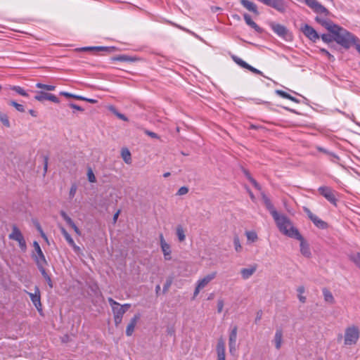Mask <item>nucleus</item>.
Returning <instances> with one entry per match:
<instances>
[{"instance_id": "6", "label": "nucleus", "mask_w": 360, "mask_h": 360, "mask_svg": "<svg viewBox=\"0 0 360 360\" xmlns=\"http://www.w3.org/2000/svg\"><path fill=\"white\" fill-rule=\"evenodd\" d=\"M319 193L323 196L329 202H330L334 206H337L338 199L337 195L338 192L332 189L328 186H320L318 188Z\"/></svg>"}, {"instance_id": "44", "label": "nucleus", "mask_w": 360, "mask_h": 360, "mask_svg": "<svg viewBox=\"0 0 360 360\" xmlns=\"http://www.w3.org/2000/svg\"><path fill=\"white\" fill-rule=\"evenodd\" d=\"M247 238L251 242H255L257 240V235L255 231H246Z\"/></svg>"}, {"instance_id": "36", "label": "nucleus", "mask_w": 360, "mask_h": 360, "mask_svg": "<svg viewBox=\"0 0 360 360\" xmlns=\"http://www.w3.org/2000/svg\"><path fill=\"white\" fill-rule=\"evenodd\" d=\"M60 216L63 217V219L65 221V222L71 227L75 224V222L72 221V219L67 214V213L61 210L60 212Z\"/></svg>"}, {"instance_id": "54", "label": "nucleus", "mask_w": 360, "mask_h": 360, "mask_svg": "<svg viewBox=\"0 0 360 360\" xmlns=\"http://www.w3.org/2000/svg\"><path fill=\"white\" fill-rule=\"evenodd\" d=\"M246 69L249 70L250 71H251L253 73H255V74H257V75H262V72L260 70L255 68L254 67L251 66L249 64H248V67H247Z\"/></svg>"}, {"instance_id": "16", "label": "nucleus", "mask_w": 360, "mask_h": 360, "mask_svg": "<svg viewBox=\"0 0 360 360\" xmlns=\"http://www.w3.org/2000/svg\"><path fill=\"white\" fill-rule=\"evenodd\" d=\"M316 21L323 26L329 32L333 29V27L336 25L333 22L328 20L321 15H318L316 17Z\"/></svg>"}, {"instance_id": "56", "label": "nucleus", "mask_w": 360, "mask_h": 360, "mask_svg": "<svg viewBox=\"0 0 360 360\" xmlns=\"http://www.w3.org/2000/svg\"><path fill=\"white\" fill-rule=\"evenodd\" d=\"M223 307H224V301L222 300H219L217 302L218 313H221L222 311Z\"/></svg>"}, {"instance_id": "33", "label": "nucleus", "mask_w": 360, "mask_h": 360, "mask_svg": "<svg viewBox=\"0 0 360 360\" xmlns=\"http://www.w3.org/2000/svg\"><path fill=\"white\" fill-rule=\"evenodd\" d=\"M10 89L15 91L16 93L22 96L28 97L29 96L28 94L25 91V89L20 86H11L10 87Z\"/></svg>"}, {"instance_id": "1", "label": "nucleus", "mask_w": 360, "mask_h": 360, "mask_svg": "<svg viewBox=\"0 0 360 360\" xmlns=\"http://www.w3.org/2000/svg\"><path fill=\"white\" fill-rule=\"evenodd\" d=\"M335 34V41L345 49H349L352 46H356L360 39L346 29L336 25L330 31Z\"/></svg>"}, {"instance_id": "60", "label": "nucleus", "mask_w": 360, "mask_h": 360, "mask_svg": "<svg viewBox=\"0 0 360 360\" xmlns=\"http://www.w3.org/2000/svg\"><path fill=\"white\" fill-rule=\"evenodd\" d=\"M120 308H122V309H124V312L126 313V311L131 307V304H120Z\"/></svg>"}, {"instance_id": "64", "label": "nucleus", "mask_w": 360, "mask_h": 360, "mask_svg": "<svg viewBox=\"0 0 360 360\" xmlns=\"http://www.w3.org/2000/svg\"><path fill=\"white\" fill-rule=\"evenodd\" d=\"M298 299L302 303H304L306 302V297L302 295H298Z\"/></svg>"}, {"instance_id": "34", "label": "nucleus", "mask_w": 360, "mask_h": 360, "mask_svg": "<svg viewBox=\"0 0 360 360\" xmlns=\"http://www.w3.org/2000/svg\"><path fill=\"white\" fill-rule=\"evenodd\" d=\"M36 87L49 91H54L56 88V86L54 85L44 84L39 82L36 84Z\"/></svg>"}, {"instance_id": "21", "label": "nucleus", "mask_w": 360, "mask_h": 360, "mask_svg": "<svg viewBox=\"0 0 360 360\" xmlns=\"http://www.w3.org/2000/svg\"><path fill=\"white\" fill-rule=\"evenodd\" d=\"M243 18L245 23L250 27L254 29L257 32L262 33L263 32L262 28L257 25L251 18L250 15L246 13H243Z\"/></svg>"}, {"instance_id": "40", "label": "nucleus", "mask_w": 360, "mask_h": 360, "mask_svg": "<svg viewBox=\"0 0 360 360\" xmlns=\"http://www.w3.org/2000/svg\"><path fill=\"white\" fill-rule=\"evenodd\" d=\"M8 105L14 107L18 112H23L25 110V107L22 104L18 103L15 101H10Z\"/></svg>"}, {"instance_id": "50", "label": "nucleus", "mask_w": 360, "mask_h": 360, "mask_svg": "<svg viewBox=\"0 0 360 360\" xmlns=\"http://www.w3.org/2000/svg\"><path fill=\"white\" fill-rule=\"evenodd\" d=\"M77 187L76 184H72L70 189V193H69V195H70V198H72L75 196V195L77 192Z\"/></svg>"}, {"instance_id": "4", "label": "nucleus", "mask_w": 360, "mask_h": 360, "mask_svg": "<svg viewBox=\"0 0 360 360\" xmlns=\"http://www.w3.org/2000/svg\"><path fill=\"white\" fill-rule=\"evenodd\" d=\"M108 302L112 308L115 324L117 326L122 323V317L125 314L124 309L120 308V303L114 300L112 297H108Z\"/></svg>"}, {"instance_id": "5", "label": "nucleus", "mask_w": 360, "mask_h": 360, "mask_svg": "<svg viewBox=\"0 0 360 360\" xmlns=\"http://www.w3.org/2000/svg\"><path fill=\"white\" fill-rule=\"evenodd\" d=\"M269 25L274 31V32L281 38L285 39V41H290L292 39L291 34L284 25L273 21L269 22Z\"/></svg>"}, {"instance_id": "13", "label": "nucleus", "mask_w": 360, "mask_h": 360, "mask_svg": "<svg viewBox=\"0 0 360 360\" xmlns=\"http://www.w3.org/2000/svg\"><path fill=\"white\" fill-rule=\"evenodd\" d=\"M306 4L310 7L314 12L319 15H323L326 16L328 14V10L319 1H305Z\"/></svg>"}, {"instance_id": "17", "label": "nucleus", "mask_w": 360, "mask_h": 360, "mask_svg": "<svg viewBox=\"0 0 360 360\" xmlns=\"http://www.w3.org/2000/svg\"><path fill=\"white\" fill-rule=\"evenodd\" d=\"M217 360L225 359V342L222 338H219L217 345Z\"/></svg>"}, {"instance_id": "19", "label": "nucleus", "mask_w": 360, "mask_h": 360, "mask_svg": "<svg viewBox=\"0 0 360 360\" xmlns=\"http://www.w3.org/2000/svg\"><path fill=\"white\" fill-rule=\"evenodd\" d=\"M262 200L266 206V208L270 212L272 217L278 214V212L276 210L275 207L271 203L270 199L264 193H262Z\"/></svg>"}, {"instance_id": "10", "label": "nucleus", "mask_w": 360, "mask_h": 360, "mask_svg": "<svg viewBox=\"0 0 360 360\" xmlns=\"http://www.w3.org/2000/svg\"><path fill=\"white\" fill-rule=\"evenodd\" d=\"M292 238L297 239L300 242V252L301 254L307 258L311 257V252L309 248L308 243L304 240L303 236L300 234V237L295 236Z\"/></svg>"}, {"instance_id": "7", "label": "nucleus", "mask_w": 360, "mask_h": 360, "mask_svg": "<svg viewBox=\"0 0 360 360\" xmlns=\"http://www.w3.org/2000/svg\"><path fill=\"white\" fill-rule=\"evenodd\" d=\"M8 238L17 241L22 252L27 250V245L24 236L15 225L13 226L12 232L8 235Z\"/></svg>"}, {"instance_id": "37", "label": "nucleus", "mask_w": 360, "mask_h": 360, "mask_svg": "<svg viewBox=\"0 0 360 360\" xmlns=\"http://www.w3.org/2000/svg\"><path fill=\"white\" fill-rule=\"evenodd\" d=\"M0 121L5 127L8 128L11 127L8 117L6 114L0 112Z\"/></svg>"}, {"instance_id": "43", "label": "nucleus", "mask_w": 360, "mask_h": 360, "mask_svg": "<svg viewBox=\"0 0 360 360\" xmlns=\"http://www.w3.org/2000/svg\"><path fill=\"white\" fill-rule=\"evenodd\" d=\"M233 245L235 250L238 252H240L242 250V246L240 245V242L238 236H235L233 238Z\"/></svg>"}, {"instance_id": "42", "label": "nucleus", "mask_w": 360, "mask_h": 360, "mask_svg": "<svg viewBox=\"0 0 360 360\" xmlns=\"http://www.w3.org/2000/svg\"><path fill=\"white\" fill-rule=\"evenodd\" d=\"M238 328L236 326H233L230 332L229 341L236 342L237 340Z\"/></svg>"}, {"instance_id": "62", "label": "nucleus", "mask_w": 360, "mask_h": 360, "mask_svg": "<svg viewBox=\"0 0 360 360\" xmlns=\"http://www.w3.org/2000/svg\"><path fill=\"white\" fill-rule=\"evenodd\" d=\"M74 231H75V233L78 235V236H80L81 235V231L80 230L78 229V227L76 226V224H75L73 226H71Z\"/></svg>"}, {"instance_id": "18", "label": "nucleus", "mask_w": 360, "mask_h": 360, "mask_svg": "<svg viewBox=\"0 0 360 360\" xmlns=\"http://www.w3.org/2000/svg\"><path fill=\"white\" fill-rule=\"evenodd\" d=\"M217 275V272H212L207 274L204 278L198 281L197 285L199 288H204L211 281H212Z\"/></svg>"}, {"instance_id": "24", "label": "nucleus", "mask_w": 360, "mask_h": 360, "mask_svg": "<svg viewBox=\"0 0 360 360\" xmlns=\"http://www.w3.org/2000/svg\"><path fill=\"white\" fill-rule=\"evenodd\" d=\"M283 331L281 329H278L276 331L274 335V343L275 347L277 349H279L282 345Z\"/></svg>"}, {"instance_id": "20", "label": "nucleus", "mask_w": 360, "mask_h": 360, "mask_svg": "<svg viewBox=\"0 0 360 360\" xmlns=\"http://www.w3.org/2000/svg\"><path fill=\"white\" fill-rule=\"evenodd\" d=\"M257 265L254 264L248 268H243L240 270V274L244 280L250 278L256 271Z\"/></svg>"}, {"instance_id": "14", "label": "nucleus", "mask_w": 360, "mask_h": 360, "mask_svg": "<svg viewBox=\"0 0 360 360\" xmlns=\"http://www.w3.org/2000/svg\"><path fill=\"white\" fill-rule=\"evenodd\" d=\"M266 5L272 7L281 13L286 11L287 6L285 1H263Z\"/></svg>"}, {"instance_id": "25", "label": "nucleus", "mask_w": 360, "mask_h": 360, "mask_svg": "<svg viewBox=\"0 0 360 360\" xmlns=\"http://www.w3.org/2000/svg\"><path fill=\"white\" fill-rule=\"evenodd\" d=\"M322 292L325 302L329 304H333L335 302L334 297L329 290L324 288H323Z\"/></svg>"}, {"instance_id": "48", "label": "nucleus", "mask_w": 360, "mask_h": 360, "mask_svg": "<svg viewBox=\"0 0 360 360\" xmlns=\"http://www.w3.org/2000/svg\"><path fill=\"white\" fill-rule=\"evenodd\" d=\"M229 352L233 354L236 350V342L229 341Z\"/></svg>"}, {"instance_id": "51", "label": "nucleus", "mask_w": 360, "mask_h": 360, "mask_svg": "<svg viewBox=\"0 0 360 360\" xmlns=\"http://www.w3.org/2000/svg\"><path fill=\"white\" fill-rule=\"evenodd\" d=\"M353 262L360 268V253H356L352 257Z\"/></svg>"}, {"instance_id": "39", "label": "nucleus", "mask_w": 360, "mask_h": 360, "mask_svg": "<svg viewBox=\"0 0 360 360\" xmlns=\"http://www.w3.org/2000/svg\"><path fill=\"white\" fill-rule=\"evenodd\" d=\"M122 157L126 163L129 164L131 162V153L128 149H123L122 150Z\"/></svg>"}, {"instance_id": "3", "label": "nucleus", "mask_w": 360, "mask_h": 360, "mask_svg": "<svg viewBox=\"0 0 360 360\" xmlns=\"http://www.w3.org/2000/svg\"><path fill=\"white\" fill-rule=\"evenodd\" d=\"M360 338V329L355 325L347 327L344 334V344L345 346L355 345Z\"/></svg>"}, {"instance_id": "32", "label": "nucleus", "mask_w": 360, "mask_h": 360, "mask_svg": "<svg viewBox=\"0 0 360 360\" xmlns=\"http://www.w3.org/2000/svg\"><path fill=\"white\" fill-rule=\"evenodd\" d=\"M176 236L179 241H184L186 238L185 232L183 227L181 225L177 226L176 227Z\"/></svg>"}, {"instance_id": "22", "label": "nucleus", "mask_w": 360, "mask_h": 360, "mask_svg": "<svg viewBox=\"0 0 360 360\" xmlns=\"http://www.w3.org/2000/svg\"><path fill=\"white\" fill-rule=\"evenodd\" d=\"M242 5L249 11L253 13L255 15H258L259 11L257 6L253 1H241Z\"/></svg>"}, {"instance_id": "28", "label": "nucleus", "mask_w": 360, "mask_h": 360, "mask_svg": "<svg viewBox=\"0 0 360 360\" xmlns=\"http://www.w3.org/2000/svg\"><path fill=\"white\" fill-rule=\"evenodd\" d=\"M316 149L319 152L323 153L324 154L328 155L330 157V160L333 162H335V159L339 160V157L336 154L328 150L327 149H326L321 146H317Z\"/></svg>"}, {"instance_id": "29", "label": "nucleus", "mask_w": 360, "mask_h": 360, "mask_svg": "<svg viewBox=\"0 0 360 360\" xmlns=\"http://www.w3.org/2000/svg\"><path fill=\"white\" fill-rule=\"evenodd\" d=\"M276 93L279 95L280 96H281L282 98H287V99H289L293 102H295V103H299V100L297 99L296 98L290 96L289 94L286 93L285 91H283L282 90H276Z\"/></svg>"}, {"instance_id": "31", "label": "nucleus", "mask_w": 360, "mask_h": 360, "mask_svg": "<svg viewBox=\"0 0 360 360\" xmlns=\"http://www.w3.org/2000/svg\"><path fill=\"white\" fill-rule=\"evenodd\" d=\"M231 58L237 65H238L241 68L246 69V68L248 67V64L245 61L242 60L240 58L235 55H233L231 56Z\"/></svg>"}, {"instance_id": "15", "label": "nucleus", "mask_w": 360, "mask_h": 360, "mask_svg": "<svg viewBox=\"0 0 360 360\" xmlns=\"http://www.w3.org/2000/svg\"><path fill=\"white\" fill-rule=\"evenodd\" d=\"M140 319V314H137L134 316L133 318L131 319L129 323L127 325L126 328V335L127 336H131L134 330L135 326Z\"/></svg>"}, {"instance_id": "2", "label": "nucleus", "mask_w": 360, "mask_h": 360, "mask_svg": "<svg viewBox=\"0 0 360 360\" xmlns=\"http://www.w3.org/2000/svg\"><path fill=\"white\" fill-rule=\"evenodd\" d=\"M273 218L278 230L283 234L292 238L295 236L300 237L298 229L292 226L291 221L285 215L278 213Z\"/></svg>"}, {"instance_id": "57", "label": "nucleus", "mask_w": 360, "mask_h": 360, "mask_svg": "<svg viewBox=\"0 0 360 360\" xmlns=\"http://www.w3.org/2000/svg\"><path fill=\"white\" fill-rule=\"evenodd\" d=\"M69 106L71 108H73V109H75L77 110H79V111H84V108H82L81 106L79 105H77V104L75 103H70L69 104Z\"/></svg>"}, {"instance_id": "58", "label": "nucleus", "mask_w": 360, "mask_h": 360, "mask_svg": "<svg viewBox=\"0 0 360 360\" xmlns=\"http://www.w3.org/2000/svg\"><path fill=\"white\" fill-rule=\"evenodd\" d=\"M172 284V281L169 280V281H167L166 283H165L164 286H163V292H165L168 290V289L169 288L170 285Z\"/></svg>"}, {"instance_id": "45", "label": "nucleus", "mask_w": 360, "mask_h": 360, "mask_svg": "<svg viewBox=\"0 0 360 360\" xmlns=\"http://www.w3.org/2000/svg\"><path fill=\"white\" fill-rule=\"evenodd\" d=\"M87 178L91 183H95L96 181V176L91 168H89L87 170Z\"/></svg>"}, {"instance_id": "12", "label": "nucleus", "mask_w": 360, "mask_h": 360, "mask_svg": "<svg viewBox=\"0 0 360 360\" xmlns=\"http://www.w3.org/2000/svg\"><path fill=\"white\" fill-rule=\"evenodd\" d=\"M302 31L307 37L313 41H316L320 38L317 32L312 27L307 24L302 27Z\"/></svg>"}, {"instance_id": "49", "label": "nucleus", "mask_w": 360, "mask_h": 360, "mask_svg": "<svg viewBox=\"0 0 360 360\" xmlns=\"http://www.w3.org/2000/svg\"><path fill=\"white\" fill-rule=\"evenodd\" d=\"M320 51L321 53L327 56V57L330 61L335 60V57L333 55H331L326 49H320Z\"/></svg>"}, {"instance_id": "38", "label": "nucleus", "mask_w": 360, "mask_h": 360, "mask_svg": "<svg viewBox=\"0 0 360 360\" xmlns=\"http://www.w3.org/2000/svg\"><path fill=\"white\" fill-rule=\"evenodd\" d=\"M60 231H61V233L63 234V236H64L65 239L66 240V241L68 242V243L69 245L73 243L74 240L72 239L71 236L68 233V231L65 230V228L61 227L60 228Z\"/></svg>"}, {"instance_id": "9", "label": "nucleus", "mask_w": 360, "mask_h": 360, "mask_svg": "<svg viewBox=\"0 0 360 360\" xmlns=\"http://www.w3.org/2000/svg\"><path fill=\"white\" fill-rule=\"evenodd\" d=\"M30 297V300L39 312L42 311L41 302L40 290L38 286L34 287V292H26Z\"/></svg>"}, {"instance_id": "11", "label": "nucleus", "mask_w": 360, "mask_h": 360, "mask_svg": "<svg viewBox=\"0 0 360 360\" xmlns=\"http://www.w3.org/2000/svg\"><path fill=\"white\" fill-rule=\"evenodd\" d=\"M159 238H160V244L161 250H162L163 255H164V258L165 260H170L172 259V257H171V253H172L171 247H170L169 244H168L165 241L162 233L160 234Z\"/></svg>"}, {"instance_id": "8", "label": "nucleus", "mask_w": 360, "mask_h": 360, "mask_svg": "<svg viewBox=\"0 0 360 360\" xmlns=\"http://www.w3.org/2000/svg\"><path fill=\"white\" fill-rule=\"evenodd\" d=\"M33 247L36 254H32V257L34 259L37 266H41V264H47V261L38 242L34 241Z\"/></svg>"}, {"instance_id": "59", "label": "nucleus", "mask_w": 360, "mask_h": 360, "mask_svg": "<svg viewBox=\"0 0 360 360\" xmlns=\"http://www.w3.org/2000/svg\"><path fill=\"white\" fill-rule=\"evenodd\" d=\"M304 210L310 219H311L315 216V214H314L309 208L304 207Z\"/></svg>"}, {"instance_id": "27", "label": "nucleus", "mask_w": 360, "mask_h": 360, "mask_svg": "<svg viewBox=\"0 0 360 360\" xmlns=\"http://www.w3.org/2000/svg\"><path fill=\"white\" fill-rule=\"evenodd\" d=\"M112 59L113 60L121 62H135L137 60L136 58L127 55H119L115 56Z\"/></svg>"}, {"instance_id": "63", "label": "nucleus", "mask_w": 360, "mask_h": 360, "mask_svg": "<svg viewBox=\"0 0 360 360\" xmlns=\"http://www.w3.org/2000/svg\"><path fill=\"white\" fill-rule=\"evenodd\" d=\"M120 213V210H118L116 213H115V214L113 215V222L115 223L117 220V218L119 217V214Z\"/></svg>"}, {"instance_id": "52", "label": "nucleus", "mask_w": 360, "mask_h": 360, "mask_svg": "<svg viewBox=\"0 0 360 360\" xmlns=\"http://www.w3.org/2000/svg\"><path fill=\"white\" fill-rule=\"evenodd\" d=\"M188 192V188L186 186H182L178 190L177 195H183L186 194Z\"/></svg>"}, {"instance_id": "35", "label": "nucleus", "mask_w": 360, "mask_h": 360, "mask_svg": "<svg viewBox=\"0 0 360 360\" xmlns=\"http://www.w3.org/2000/svg\"><path fill=\"white\" fill-rule=\"evenodd\" d=\"M335 34H332L330 32V34H323L321 35V39L325 43H330V42H332V41H335Z\"/></svg>"}, {"instance_id": "30", "label": "nucleus", "mask_w": 360, "mask_h": 360, "mask_svg": "<svg viewBox=\"0 0 360 360\" xmlns=\"http://www.w3.org/2000/svg\"><path fill=\"white\" fill-rule=\"evenodd\" d=\"M49 93L44 92L43 91H37L34 96V99L43 102L45 100H48Z\"/></svg>"}, {"instance_id": "61", "label": "nucleus", "mask_w": 360, "mask_h": 360, "mask_svg": "<svg viewBox=\"0 0 360 360\" xmlns=\"http://www.w3.org/2000/svg\"><path fill=\"white\" fill-rule=\"evenodd\" d=\"M48 157L47 156H45L44 157V172L46 173V171H47V167H48Z\"/></svg>"}, {"instance_id": "55", "label": "nucleus", "mask_w": 360, "mask_h": 360, "mask_svg": "<svg viewBox=\"0 0 360 360\" xmlns=\"http://www.w3.org/2000/svg\"><path fill=\"white\" fill-rule=\"evenodd\" d=\"M144 132L146 134L150 136L151 138H153V139H159L160 138L159 136L156 133L150 131L149 130H145Z\"/></svg>"}, {"instance_id": "23", "label": "nucleus", "mask_w": 360, "mask_h": 360, "mask_svg": "<svg viewBox=\"0 0 360 360\" xmlns=\"http://www.w3.org/2000/svg\"><path fill=\"white\" fill-rule=\"evenodd\" d=\"M46 264H41L40 265H38L37 267L39 270V271L41 272L42 276L44 278V279L46 281L49 286L52 288H53V283H52V281H51V277L49 276V274H47V272L46 271V269H45V266Z\"/></svg>"}, {"instance_id": "53", "label": "nucleus", "mask_w": 360, "mask_h": 360, "mask_svg": "<svg viewBox=\"0 0 360 360\" xmlns=\"http://www.w3.org/2000/svg\"><path fill=\"white\" fill-rule=\"evenodd\" d=\"M48 101H51L55 103H58L60 102L58 98L52 94H49Z\"/></svg>"}, {"instance_id": "41", "label": "nucleus", "mask_w": 360, "mask_h": 360, "mask_svg": "<svg viewBox=\"0 0 360 360\" xmlns=\"http://www.w3.org/2000/svg\"><path fill=\"white\" fill-rule=\"evenodd\" d=\"M60 95L64 96H65L67 98H75V99H77V100H80V101L84 100V96L72 94H70V93H68V92H66V91H61L60 93Z\"/></svg>"}, {"instance_id": "26", "label": "nucleus", "mask_w": 360, "mask_h": 360, "mask_svg": "<svg viewBox=\"0 0 360 360\" xmlns=\"http://www.w3.org/2000/svg\"><path fill=\"white\" fill-rule=\"evenodd\" d=\"M311 220L314 225L319 229H326L328 227V224L319 219L316 215H315Z\"/></svg>"}, {"instance_id": "46", "label": "nucleus", "mask_w": 360, "mask_h": 360, "mask_svg": "<svg viewBox=\"0 0 360 360\" xmlns=\"http://www.w3.org/2000/svg\"><path fill=\"white\" fill-rule=\"evenodd\" d=\"M110 47L106 46H90V47H84L82 49L83 51H89V50H97V51H104L108 50Z\"/></svg>"}, {"instance_id": "47", "label": "nucleus", "mask_w": 360, "mask_h": 360, "mask_svg": "<svg viewBox=\"0 0 360 360\" xmlns=\"http://www.w3.org/2000/svg\"><path fill=\"white\" fill-rule=\"evenodd\" d=\"M70 245L72 248L75 253H76L77 255H82V249L78 245H77L75 244V241L73 242V243L70 244Z\"/></svg>"}]
</instances>
